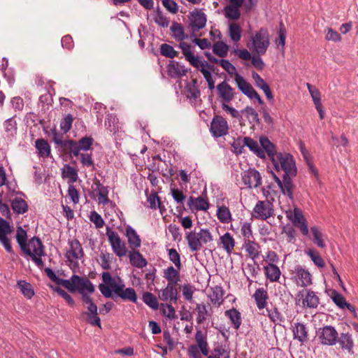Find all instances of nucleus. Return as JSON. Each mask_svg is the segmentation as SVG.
Masks as SVG:
<instances>
[{
	"instance_id": "f257e3e1",
	"label": "nucleus",
	"mask_w": 358,
	"mask_h": 358,
	"mask_svg": "<svg viewBox=\"0 0 358 358\" xmlns=\"http://www.w3.org/2000/svg\"><path fill=\"white\" fill-rule=\"evenodd\" d=\"M101 279L103 283L99 285V289L106 298H113V292L122 300L136 302L137 296L134 289L125 288V285L120 277H117V279L113 278L110 273L106 271L102 273Z\"/></svg>"
},
{
	"instance_id": "f03ea898",
	"label": "nucleus",
	"mask_w": 358,
	"mask_h": 358,
	"mask_svg": "<svg viewBox=\"0 0 358 358\" xmlns=\"http://www.w3.org/2000/svg\"><path fill=\"white\" fill-rule=\"evenodd\" d=\"M271 162L276 171H282L284 174L287 175V177L285 178V182L287 189H289L290 187V178L295 177L297 173V169L293 156L286 152H278Z\"/></svg>"
},
{
	"instance_id": "7ed1b4c3",
	"label": "nucleus",
	"mask_w": 358,
	"mask_h": 358,
	"mask_svg": "<svg viewBox=\"0 0 358 358\" xmlns=\"http://www.w3.org/2000/svg\"><path fill=\"white\" fill-rule=\"evenodd\" d=\"M185 238L191 252H197L201 250L203 245H209L213 241V236L208 229H201L187 232Z\"/></svg>"
},
{
	"instance_id": "20e7f679",
	"label": "nucleus",
	"mask_w": 358,
	"mask_h": 358,
	"mask_svg": "<svg viewBox=\"0 0 358 358\" xmlns=\"http://www.w3.org/2000/svg\"><path fill=\"white\" fill-rule=\"evenodd\" d=\"M27 248L29 250L30 253H28L27 251L22 252L29 256L38 268H42L44 266V263L41 257L45 256V247L41 239L36 236H34L29 241Z\"/></svg>"
},
{
	"instance_id": "39448f33",
	"label": "nucleus",
	"mask_w": 358,
	"mask_h": 358,
	"mask_svg": "<svg viewBox=\"0 0 358 358\" xmlns=\"http://www.w3.org/2000/svg\"><path fill=\"white\" fill-rule=\"evenodd\" d=\"M57 285H62L71 292L78 290L81 287H86V289L89 293L94 292V286L92 282L86 278H80L77 275H73L71 280H64L60 278Z\"/></svg>"
},
{
	"instance_id": "423d86ee",
	"label": "nucleus",
	"mask_w": 358,
	"mask_h": 358,
	"mask_svg": "<svg viewBox=\"0 0 358 358\" xmlns=\"http://www.w3.org/2000/svg\"><path fill=\"white\" fill-rule=\"evenodd\" d=\"M252 44L250 49L255 54L263 55L266 53L269 45V34L266 29H260L252 38Z\"/></svg>"
},
{
	"instance_id": "0eeeda50",
	"label": "nucleus",
	"mask_w": 358,
	"mask_h": 358,
	"mask_svg": "<svg viewBox=\"0 0 358 358\" xmlns=\"http://www.w3.org/2000/svg\"><path fill=\"white\" fill-rule=\"evenodd\" d=\"M106 234L113 252L119 257L125 256L127 253L126 244L121 240L117 233L113 231L109 227H107Z\"/></svg>"
},
{
	"instance_id": "6e6552de",
	"label": "nucleus",
	"mask_w": 358,
	"mask_h": 358,
	"mask_svg": "<svg viewBox=\"0 0 358 358\" xmlns=\"http://www.w3.org/2000/svg\"><path fill=\"white\" fill-rule=\"evenodd\" d=\"M274 214L273 205L268 201H259L257 202L252 213V216L259 220H266Z\"/></svg>"
},
{
	"instance_id": "1a4fd4ad",
	"label": "nucleus",
	"mask_w": 358,
	"mask_h": 358,
	"mask_svg": "<svg viewBox=\"0 0 358 358\" xmlns=\"http://www.w3.org/2000/svg\"><path fill=\"white\" fill-rule=\"evenodd\" d=\"M338 332L334 327L330 325L319 328L317 331V336L321 344L324 345H334L338 339Z\"/></svg>"
},
{
	"instance_id": "9d476101",
	"label": "nucleus",
	"mask_w": 358,
	"mask_h": 358,
	"mask_svg": "<svg viewBox=\"0 0 358 358\" xmlns=\"http://www.w3.org/2000/svg\"><path fill=\"white\" fill-rule=\"evenodd\" d=\"M210 131L214 137H221L227 135L229 131V125L221 115H215L210 123Z\"/></svg>"
},
{
	"instance_id": "9b49d317",
	"label": "nucleus",
	"mask_w": 358,
	"mask_h": 358,
	"mask_svg": "<svg viewBox=\"0 0 358 358\" xmlns=\"http://www.w3.org/2000/svg\"><path fill=\"white\" fill-rule=\"evenodd\" d=\"M242 181L248 188H257L262 184V176L255 169H249L242 173Z\"/></svg>"
},
{
	"instance_id": "f8f14e48",
	"label": "nucleus",
	"mask_w": 358,
	"mask_h": 358,
	"mask_svg": "<svg viewBox=\"0 0 358 358\" xmlns=\"http://www.w3.org/2000/svg\"><path fill=\"white\" fill-rule=\"evenodd\" d=\"M69 249L66 251L65 257L69 262H76L78 259L83 257L84 251L78 240L69 241Z\"/></svg>"
},
{
	"instance_id": "ddd939ff",
	"label": "nucleus",
	"mask_w": 358,
	"mask_h": 358,
	"mask_svg": "<svg viewBox=\"0 0 358 358\" xmlns=\"http://www.w3.org/2000/svg\"><path fill=\"white\" fill-rule=\"evenodd\" d=\"M191 31L193 35L200 29H203L206 24L207 18L204 13L195 10L190 13Z\"/></svg>"
},
{
	"instance_id": "4468645a",
	"label": "nucleus",
	"mask_w": 358,
	"mask_h": 358,
	"mask_svg": "<svg viewBox=\"0 0 358 358\" xmlns=\"http://www.w3.org/2000/svg\"><path fill=\"white\" fill-rule=\"evenodd\" d=\"M216 90L217 96L222 103H229L235 97L234 89L225 80L217 85Z\"/></svg>"
},
{
	"instance_id": "2eb2a0df",
	"label": "nucleus",
	"mask_w": 358,
	"mask_h": 358,
	"mask_svg": "<svg viewBox=\"0 0 358 358\" xmlns=\"http://www.w3.org/2000/svg\"><path fill=\"white\" fill-rule=\"evenodd\" d=\"M176 285L167 284L166 287L159 292V299L164 301L176 303L178 299V291Z\"/></svg>"
},
{
	"instance_id": "dca6fc26",
	"label": "nucleus",
	"mask_w": 358,
	"mask_h": 358,
	"mask_svg": "<svg viewBox=\"0 0 358 358\" xmlns=\"http://www.w3.org/2000/svg\"><path fill=\"white\" fill-rule=\"evenodd\" d=\"M295 280L298 285L307 287L312 284L311 275L309 271L301 266L294 268Z\"/></svg>"
},
{
	"instance_id": "f3484780",
	"label": "nucleus",
	"mask_w": 358,
	"mask_h": 358,
	"mask_svg": "<svg viewBox=\"0 0 358 358\" xmlns=\"http://www.w3.org/2000/svg\"><path fill=\"white\" fill-rule=\"evenodd\" d=\"M94 139L90 136H85L81 138L78 142L74 141L73 148L69 149L68 152L72 153L75 157H78L80 155V150H89L92 148Z\"/></svg>"
},
{
	"instance_id": "a211bd4d",
	"label": "nucleus",
	"mask_w": 358,
	"mask_h": 358,
	"mask_svg": "<svg viewBox=\"0 0 358 358\" xmlns=\"http://www.w3.org/2000/svg\"><path fill=\"white\" fill-rule=\"evenodd\" d=\"M299 296L303 298L302 301L303 307L306 306L310 308H315L318 306L320 303L319 298L313 291L303 289L299 292Z\"/></svg>"
},
{
	"instance_id": "6ab92c4d",
	"label": "nucleus",
	"mask_w": 358,
	"mask_h": 358,
	"mask_svg": "<svg viewBox=\"0 0 358 358\" xmlns=\"http://www.w3.org/2000/svg\"><path fill=\"white\" fill-rule=\"evenodd\" d=\"M129 258L130 264L134 267L143 268L148 264L146 259L136 249L131 250L129 252Z\"/></svg>"
},
{
	"instance_id": "aec40b11",
	"label": "nucleus",
	"mask_w": 358,
	"mask_h": 358,
	"mask_svg": "<svg viewBox=\"0 0 358 358\" xmlns=\"http://www.w3.org/2000/svg\"><path fill=\"white\" fill-rule=\"evenodd\" d=\"M187 205L190 209L196 210H207L209 208L208 200L203 196H198L196 198L190 196Z\"/></svg>"
},
{
	"instance_id": "412c9836",
	"label": "nucleus",
	"mask_w": 358,
	"mask_h": 358,
	"mask_svg": "<svg viewBox=\"0 0 358 358\" xmlns=\"http://www.w3.org/2000/svg\"><path fill=\"white\" fill-rule=\"evenodd\" d=\"M266 278L271 282H278L280 278L281 271L275 264H268L264 267Z\"/></svg>"
},
{
	"instance_id": "4be33fe9",
	"label": "nucleus",
	"mask_w": 358,
	"mask_h": 358,
	"mask_svg": "<svg viewBox=\"0 0 358 358\" xmlns=\"http://www.w3.org/2000/svg\"><path fill=\"white\" fill-rule=\"evenodd\" d=\"M52 140L55 142V144L60 146L61 148L66 152H68L69 149H72L75 146L74 145V141L73 140H67L64 141L63 140V135L61 134H59L56 129H53L52 131Z\"/></svg>"
},
{
	"instance_id": "5701e85b",
	"label": "nucleus",
	"mask_w": 358,
	"mask_h": 358,
	"mask_svg": "<svg viewBox=\"0 0 358 358\" xmlns=\"http://www.w3.org/2000/svg\"><path fill=\"white\" fill-rule=\"evenodd\" d=\"M180 270L176 267V268L173 266H169L167 268L164 270L163 277L168 281L167 284L176 285L180 280Z\"/></svg>"
},
{
	"instance_id": "b1692460",
	"label": "nucleus",
	"mask_w": 358,
	"mask_h": 358,
	"mask_svg": "<svg viewBox=\"0 0 358 358\" xmlns=\"http://www.w3.org/2000/svg\"><path fill=\"white\" fill-rule=\"evenodd\" d=\"M234 80L236 83L238 88L247 96H251V94L255 91L252 86L248 83L245 79L239 73H236Z\"/></svg>"
},
{
	"instance_id": "393cba45",
	"label": "nucleus",
	"mask_w": 358,
	"mask_h": 358,
	"mask_svg": "<svg viewBox=\"0 0 358 358\" xmlns=\"http://www.w3.org/2000/svg\"><path fill=\"white\" fill-rule=\"evenodd\" d=\"M259 143L263 148L262 150H264V153L266 152L271 161L278 154L276 151L275 145L271 143L267 137H260Z\"/></svg>"
},
{
	"instance_id": "a878e982",
	"label": "nucleus",
	"mask_w": 358,
	"mask_h": 358,
	"mask_svg": "<svg viewBox=\"0 0 358 358\" xmlns=\"http://www.w3.org/2000/svg\"><path fill=\"white\" fill-rule=\"evenodd\" d=\"M294 338L301 343H304L308 340V330L303 324L297 322L293 327Z\"/></svg>"
},
{
	"instance_id": "bb28decb",
	"label": "nucleus",
	"mask_w": 358,
	"mask_h": 358,
	"mask_svg": "<svg viewBox=\"0 0 358 358\" xmlns=\"http://www.w3.org/2000/svg\"><path fill=\"white\" fill-rule=\"evenodd\" d=\"M126 236L128 240V243L131 248L136 249L141 245V240L136 231L130 226L126 228Z\"/></svg>"
},
{
	"instance_id": "cd10ccee",
	"label": "nucleus",
	"mask_w": 358,
	"mask_h": 358,
	"mask_svg": "<svg viewBox=\"0 0 358 358\" xmlns=\"http://www.w3.org/2000/svg\"><path fill=\"white\" fill-rule=\"evenodd\" d=\"M243 246L252 260H255L259 257L260 247L254 239L245 241Z\"/></svg>"
},
{
	"instance_id": "c85d7f7f",
	"label": "nucleus",
	"mask_w": 358,
	"mask_h": 358,
	"mask_svg": "<svg viewBox=\"0 0 358 358\" xmlns=\"http://www.w3.org/2000/svg\"><path fill=\"white\" fill-rule=\"evenodd\" d=\"M337 341L342 349L345 350L350 354H353L354 341L348 333H342L340 337L338 336Z\"/></svg>"
},
{
	"instance_id": "c756f323",
	"label": "nucleus",
	"mask_w": 358,
	"mask_h": 358,
	"mask_svg": "<svg viewBox=\"0 0 358 358\" xmlns=\"http://www.w3.org/2000/svg\"><path fill=\"white\" fill-rule=\"evenodd\" d=\"M245 145L247 146L250 151L255 154L261 159H265L266 155L264 150L259 147L258 143L250 137L243 138Z\"/></svg>"
},
{
	"instance_id": "7c9ffc66",
	"label": "nucleus",
	"mask_w": 358,
	"mask_h": 358,
	"mask_svg": "<svg viewBox=\"0 0 358 358\" xmlns=\"http://www.w3.org/2000/svg\"><path fill=\"white\" fill-rule=\"evenodd\" d=\"M257 308L259 310L264 308L268 298L267 291L264 288H258L253 294Z\"/></svg>"
},
{
	"instance_id": "2f4dec72",
	"label": "nucleus",
	"mask_w": 358,
	"mask_h": 358,
	"mask_svg": "<svg viewBox=\"0 0 358 358\" xmlns=\"http://www.w3.org/2000/svg\"><path fill=\"white\" fill-rule=\"evenodd\" d=\"M187 71L178 62H170L167 66V73L171 78H178L185 75Z\"/></svg>"
},
{
	"instance_id": "473e14b6",
	"label": "nucleus",
	"mask_w": 358,
	"mask_h": 358,
	"mask_svg": "<svg viewBox=\"0 0 358 358\" xmlns=\"http://www.w3.org/2000/svg\"><path fill=\"white\" fill-rule=\"evenodd\" d=\"M220 243L222 245L223 249L228 253L231 254L235 247V240L230 233L227 232L220 238Z\"/></svg>"
},
{
	"instance_id": "72a5a7b5",
	"label": "nucleus",
	"mask_w": 358,
	"mask_h": 358,
	"mask_svg": "<svg viewBox=\"0 0 358 358\" xmlns=\"http://www.w3.org/2000/svg\"><path fill=\"white\" fill-rule=\"evenodd\" d=\"M16 240L22 251H27L30 253L29 250L27 248L28 243L27 231L21 227L17 228Z\"/></svg>"
},
{
	"instance_id": "f704fd0d",
	"label": "nucleus",
	"mask_w": 358,
	"mask_h": 358,
	"mask_svg": "<svg viewBox=\"0 0 358 358\" xmlns=\"http://www.w3.org/2000/svg\"><path fill=\"white\" fill-rule=\"evenodd\" d=\"M287 177V175L284 174L282 176V180L280 179L277 176L273 174V179L275 182L278 184V187L281 189L282 193L284 194L287 195L290 199L293 198V189L294 185L292 183V178H290V187L289 189H287L285 182V178Z\"/></svg>"
},
{
	"instance_id": "c9c22d12",
	"label": "nucleus",
	"mask_w": 358,
	"mask_h": 358,
	"mask_svg": "<svg viewBox=\"0 0 358 358\" xmlns=\"http://www.w3.org/2000/svg\"><path fill=\"white\" fill-rule=\"evenodd\" d=\"M173 38L178 41H182L188 36L185 34L184 28L180 23L173 22L170 27Z\"/></svg>"
},
{
	"instance_id": "e433bc0d",
	"label": "nucleus",
	"mask_w": 358,
	"mask_h": 358,
	"mask_svg": "<svg viewBox=\"0 0 358 358\" xmlns=\"http://www.w3.org/2000/svg\"><path fill=\"white\" fill-rule=\"evenodd\" d=\"M224 290L222 287L216 286L212 289L210 299L213 304L220 306L223 302Z\"/></svg>"
},
{
	"instance_id": "4c0bfd02",
	"label": "nucleus",
	"mask_w": 358,
	"mask_h": 358,
	"mask_svg": "<svg viewBox=\"0 0 358 358\" xmlns=\"http://www.w3.org/2000/svg\"><path fill=\"white\" fill-rule=\"evenodd\" d=\"M195 310L197 312L196 320L199 324L203 323V322L210 316V314L208 311L207 306L204 303H197Z\"/></svg>"
},
{
	"instance_id": "58836bf2",
	"label": "nucleus",
	"mask_w": 358,
	"mask_h": 358,
	"mask_svg": "<svg viewBox=\"0 0 358 358\" xmlns=\"http://www.w3.org/2000/svg\"><path fill=\"white\" fill-rule=\"evenodd\" d=\"M225 315L229 318L234 329H238L241 324V316L239 311L232 308L225 311Z\"/></svg>"
},
{
	"instance_id": "ea45409f",
	"label": "nucleus",
	"mask_w": 358,
	"mask_h": 358,
	"mask_svg": "<svg viewBox=\"0 0 358 358\" xmlns=\"http://www.w3.org/2000/svg\"><path fill=\"white\" fill-rule=\"evenodd\" d=\"M11 207L14 212L17 214H24L28 210L27 202L21 198H15L12 201Z\"/></svg>"
},
{
	"instance_id": "a19ab883",
	"label": "nucleus",
	"mask_w": 358,
	"mask_h": 358,
	"mask_svg": "<svg viewBox=\"0 0 358 358\" xmlns=\"http://www.w3.org/2000/svg\"><path fill=\"white\" fill-rule=\"evenodd\" d=\"M310 231L313 234V241L319 248H324L326 247V243L323 238L324 234L317 227H312Z\"/></svg>"
},
{
	"instance_id": "79ce46f5",
	"label": "nucleus",
	"mask_w": 358,
	"mask_h": 358,
	"mask_svg": "<svg viewBox=\"0 0 358 358\" xmlns=\"http://www.w3.org/2000/svg\"><path fill=\"white\" fill-rule=\"evenodd\" d=\"M242 29L236 22L230 23L229 25V35L234 42H238L241 38Z\"/></svg>"
},
{
	"instance_id": "37998d69",
	"label": "nucleus",
	"mask_w": 358,
	"mask_h": 358,
	"mask_svg": "<svg viewBox=\"0 0 358 358\" xmlns=\"http://www.w3.org/2000/svg\"><path fill=\"white\" fill-rule=\"evenodd\" d=\"M36 148L38 151L39 155L43 157H47L50 154V146L48 142L43 138L36 140Z\"/></svg>"
},
{
	"instance_id": "c03bdc74",
	"label": "nucleus",
	"mask_w": 358,
	"mask_h": 358,
	"mask_svg": "<svg viewBox=\"0 0 358 358\" xmlns=\"http://www.w3.org/2000/svg\"><path fill=\"white\" fill-rule=\"evenodd\" d=\"M217 217L222 223H229L232 219L229 208L225 206L218 207Z\"/></svg>"
},
{
	"instance_id": "a18cd8bd",
	"label": "nucleus",
	"mask_w": 358,
	"mask_h": 358,
	"mask_svg": "<svg viewBox=\"0 0 358 358\" xmlns=\"http://www.w3.org/2000/svg\"><path fill=\"white\" fill-rule=\"evenodd\" d=\"M143 301L149 307L153 310H157L159 308V303L157 297L150 292H145L143 294Z\"/></svg>"
},
{
	"instance_id": "49530a36",
	"label": "nucleus",
	"mask_w": 358,
	"mask_h": 358,
	"mask_svg": "<svg viewBox=\"0 0 358 358\" xmlns=\"http://www.w3.org/2000/svg\"><path fill=\"white\" fill-rule=\"evenodd\" d=\"M229 50L228 45L222 42V41H217L214 43L213 46V52L220 57H224L227 56V52Z\"/></svg>"
},
{
	"instance_id": "de8ad7c7",
	"label": "nucleus",
	"mask_w": 358,
	"mask_h": 358,
	"mask_svg": "<svg viewBox=\"0 0 358 358\" xmlns=\"http://www.w3.org/2000/svg\"><path fill=\"white\" fill-rule=\"evenodd\" d=\"M62 176L63 178H69L72 183L76 182L78 178L77 171L67 164L62 169Z\"/></svg>"
},
{
	"instance_id": "09e8293b",
	"label": "nucleus",
	"mask_w": 358,
	"mask_h": 358,
	"mask_svg": "<svg viewBox=\"0 0 358 358\" xmlns=\"http://www.w3.org/2000/svg\"><path fill=\"white\" fill-rule=\"evenodd\" d=\"M224 15L227 18L232 20H237L241 17V12L238 8L227 5L224 8Z\"/></svg>"
},
{
	"instance_id": "8fccbe9b",
	"label": "nucleus",
	"mask_w": 358,
	"mask_h": 358,
	"mask_svg": "<svg viewBox=\"0 0 358 358\" xmlns=\"http://www.w3.org/2000/svg\"><path fill=\"white\" fill-rule=\"evenodd\" d=\"M306 254L310 257L311 260L317 266L320 268L324 267V261L317 251L313 249H309L308 251H306Z\"/></svg>"
},
{
	"instance_id": "3c124183",
	"label": "nucleus",
	"mask_w": 358,
	"mask_h": 358,
	"mask_svg": "<svg viewBox=\"0 0 358 358\" xmlns=\"http://www.w3.org/2000/svg\"><path fill=\"white\" fill-rule=\"evenodd\" d=\"M17 286L20 288L22 293L27 298L31 299L34 295V292L31 284L24 280H19L17 282Z\"/></svg>"
},
{
	"instance_id": "603ef678",
	"label": "nucleus",
	"mask_w": 358,
	"mask_h": 358,
	"mask_svg": "<svg viewBox=\"0 0 358 358\" xmlns=\"http://www.w3.org/2000/svg\"><path fill=\"white\" fill-rule=\"evenodd\" d=\"M160 52L162 55L171 59H173L178 55V52L176 51L171 45L166 43L161 45Z\"/></svg>"
},
{
	"instance_id": "864d4df0",
	"label": "nucleus",
	"mask_w": 358,
	"mask_h": 358,
	"mask_svg": "<svg viewBox=\"0 0 358 358\" xmlns=\"http://www.w3.org/2000/svg\"><path fill=\"white\" fill-rule=\"evenodd\" d=\"M241 113L245 115L250 123L259 122L258 113L250 106H247L241 110Z\"/></svg>"
},
{
	"instance_id": "5fc2aeb1",
	"label": "nucleus",
	"mask_w": 358,
	"mask_h": 358,
	"mask_svg": "<svg viewBox=\"0 0 358 358\" xmlns=\"http://www.w3.org/2000/svg\"><path fill=\"white\" fill-rule=\"evenodd\" d=\"M287 217L289 220L292 222L293 224L306 219L301 210L297 208H295L293 212H289L287 213Z\"/></svg>"
},
{
	"instance_id": "6e6d98bb",
	"label": "nucleus",
	"mask_w": 358,
	"mask_h": 358,
	"mask_svg": "<svg viewBox=\"0 0 358 358\" xmlns=\"http://www.w3.org/2000/svg\"><path fill=\"white\" fill-rule=\"evenodd\" d=\"M112 255L109 252H101L100 255L99 264L104 270H109L110 268V263L112 262Z\"/></svg>"
},
{
	"instance_id": "4d7b16f0",
	"label": "nucleus",
	"mask_w": 358,
	"mask_h": 358,
	"mask_svg": "<svg viewBox=\"0 0 358 358\" xmlns=\"http://www.w3.org/2000/svg\"><path fill=\"white\" fill-rule=\"evenodd\" d=\"M241 234L243 237L244 241L254 239L251 223L244 222L241 228Z\"/></svg>"
},
{
	"instance_id": "13d9d810",
	"label": "nucleus",
	"mask_w": 358,
	"mask_h": 358,
	"mask_svg": "<svg viewBox=\"0 0 358 358\" xmlns=\"http://www.w3.org/2000/svg\"><path fill=\"white\" fill-rule=\"evenodd\" d=\"M169 258L171 262H172L175 266L178 269L181 268V262H180V255L177 252V250L174 248H171L168 250Z\"/></svg>"
},
{
	"instance_id": "bf43d9fd",
	"label": "nucleus",
	"mask_w": 358,
	"mask_h": 358,
	"mask_svg": "<svg viewBox=\"0 0 358 358\" xmlns=\"http://www.w3.org/2000/svg\"><path fill=\"white\" fill-rule=\"evenodd\" d=\"M94 192L98 196V201L99 203L106 204L109 202V199L108 196V190L106 187H101V188L98 189H94Z\"/></svg>"
},
{
	"instance_id": "052dcab7",
	"label": "nucleus",
	"mask_w": 358,
	"mask_h": 358,
	"mask_svg": "<svg viewBox=\"0 0 358 358\" xmlns=\"http://www.w3.org/2000/svg\"><path fill=\"white\" fill-rule=\"evenodd\" d=\"M306 86L310 94L315 106L322 104L320 91L310 83H307Z\"/></svg>"
},
{
	"instance_id": "680f3d73",
	"label": "nucleus",
	"mask_w": 358,
	"mask_h": 358,
	"mask_svg": "<svg viewBox=\"0 0 358 358\" xmlns=\"http://www.w3.org/2000/svg\"><path fill=\"white\" fill-rule=\"evenodd\" d=\"M73 117L72 115L68 114L66 115L60 122V128L64 133H67L71 129Z\"/></svg>"
},
{
	"instance_id": "e2e57ef3",
	"label": "nucleus",
	"mask_w": 358,
	"mask_h": 358,
	"mask_svg": "<svg viewBox=\"0 0 358 358\" xmlns=\"http://www.w3.org/2000/svg\"><path fill=\"white\" fill-rule=\"evenodd\" d=\"M161 307L162 311L166 317L171 320L176 318L175 308L171 304L162 303Z\"/></svg>"
},
{
	"instance_id": "0e129e2a",
	"label": "nucleus",
	"mask_w": 358,
	"mask_h": 358,
	"mask_svg": "<svg viewBox=\"0 0 358 358\" xmlns=\"http://www.w3.org/2000/svg\"><path fill=\"white\" fill-rule=\"evenodd\" d=\"M259 264L253 260L251 263H248L245 266V271L252 278H256L259 271Z\"/></svg>"
},
{
	"instance_id": "69168bd1",
	"label": "nucleus",
	"mask_w": 358,
	"mask_h": 358,
	"mask_svg": "<svg viewBox=\"0 0 358 358\" xmlns=\"http://www.w3.org/2000/svg\"><path fill=\"white\" fill-rule=\"evenodd\" d=\"M186 60L188 61L192 66L196 69H206L209 67L208 62L200 60L198 57H195L194 55Z\"/></svg>"
},
{
	"instance_id": "338daca9",
	"label": "nucleus",
	"mask_w": 358,
	"mask_h": 358,
	"mask_svg": "<svg viewBox=\"0 0 358 358\" xmlns=\"http://www.w3.org/2000/svg\"><path fill=\"white\" fill-rule=\"evenodd\" d=\"M220 65L230 75L236 77V73H238L236 67L229 61L226 59H220Z\"/></svg>"
},
{
	"instance_id": "774afa93",
	"label": "nucleus",
	"mask_w": 358,
	"mask_h": 358,
	"mask_svg": "<svg viewBox=\"0 0 358 358\" xmlns=\"http://www.w3.org/2000/svg\"><path fill=\"white\" fill-rule=\"evenodd\" d=\"M5 131L8 134V136H13L16 133L17 123L13 119L10 118L4 122Z\"/></svg>"
}]
</instances>
